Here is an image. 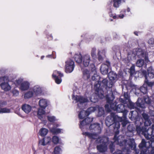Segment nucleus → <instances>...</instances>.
<instances>
[{
  "label": "nucleus",
  "instance_id": "60",
  "mask_svg": "<svg viewBox=\"0 0 154 154\" xmlns=\"http://www.w3.org/2000/svg\"><path fill=\"white\" fill-rule=\"evenodd\" d=\"M134 112V111L131 112V114H129V117L130 119H131L132 120H133L134 119V116L133 115V113Z\"/></svg>",
  "mask_w": 154,
  "mask_h": 154
},
{
  "label": "nucleus",
  "instance_id": "12",
  "mask_svg": "<svg viewBox=\"0 0 154 154\" xmlns=\"http://www.w3.org/2000/svg\"><path fill=\"white\" fill-rule=\"evenodd\" d=\"M93 120V118H90L88 117L85 118L83 121H81L79 125L80 128L82 129L83 127L86 125L89 124Z\"/></svg>",
  "mask_w": 154,
  "mask_h": 154
},
{
  "label": "nucleus",
  "instance_id": "29",
  "mask_svg": "<svg viewBox=\"0 0 154 154\" xmlns=\"http://www.w3.org/2000/svg\"><path fill=\"white\" fill-rule=\"evenodd\" d=\"M118 119H116L115 122L114 121L113 124L112 125L114 128V129H116L117 130L119 129L120 127V124L118 121Z\"/></svg>",
  "mask_w": 154,
  "mask_h": 154
},
{
  "label": "nucleus",
  "instance_id": "44",
  "mask_svg": "<svg viewBox=\"0 0 154 154\" xmlns=\"http://www.w3.org/2000/svg\"><path fill=\"white\" fill-rule=\"evenodd\" d=\"M145 153L144 154H154V148H148L145 150Z\"/></svg>",
  "mask_w": 154,
  "mask_h": 154
},
{
  "label": "nucleus",
  "instance_id": "52",
  "mask_svg": "<svg viewBox=\"0 0 154 154\" xmlns=\"http://www.w3.org/2000/svg\"><path fill=\"white\" fill-rule=\"evenodd\" d=\"M124 99L128 101H129L130 100V96L128 92H124Z\"/></svg>",
  "mask_w": 154,
  "mask_h": 154
},
{
  "label": "nucleus",
  "instance_id": "15",
  "mask_svg": "<svg viewBox=\"0 0 154 154\" xmlns=\"http://www.w3.org/2000/svg\"><path fill=\"white\" fill-rule=\"evenodd\" d=\"M142 116L143 119L144 120V125L147 126L150 125L151 124V122L150 119H149L148 115L143 112L142 114Z\"/></svg>",
  "mask_w": 154,
  "mask_h": 154
},
{
  "label": "nucleus",
  "instance_id": "61",
  "mask_svg": "<svg viewBox=\"0 0 154 154\" xmlns=\"http://www.w3.org/2000/svg\"><path fill=\"white\" fill-rule=\"evenodd\" d=\"M148 54L147 53H144V52L143 51L142 52V53L141 54V57H139V58H144L146 56V55H148Z\"/></svg>",
  "mask_w": 154,
  "mask_h": 154
},
{
  "label": "nucleus",
  "instance_id": "16",
  "mask_svg": "<svg viewBox=\"0 0 154 154\" xmlns=\"http://www.w3.org/2000/svg\"><path fill=\"white\" fill-rule=\"evenodd\" d=\"M30 84L27 81H24L20 84V89L23 91L27 90L29 87Z\"/></svg>",
  "mask_w": 154,
  "mask_h": 154
},
{
  "label": "nucleus",
  "instance_id": "26",
  "mask_svg": "<svg viewBox=\"0 0 154 154\" xmlns=\"http://www.w3.org/2000/svg\"><path fill=\"white\" fill-rule=\"evenodd\" d=\"M138 90L139 91L140 93H142L143 94H146L147 92V85L145 84H143L139 89H138Z\"/></svg>",
  "mask_w": 154,
  "mask_h": 154
},
{
  "label": "nucleus",
  "instance_id": "62",
  "mask_svg": "<svg viewBox=\"0 0 154 154\" xmlns=\"http://www.w3.org/2000/svg\"><path fill=\"white\" fill-rule=\"evenodd\" d=\"M126 100H125V99H123L122 98H120L119 99V101H120V102L121 103H123L124 104H125L126 103Z\"/></svg>",
  "mask_w": 154,
  "mask_h": 154
},
{
  "label": "nucleus",
  "instance_id": "14",
  "mask_svg": "<svg viewBox=\"0 0 154 154\" xmlns=\"http://www.w3.org/2000/svg\"><path fill=\"white\" fill-rule=\"evenodd\" d=\"M90 60V55L88 54H85L83 57L82 63L84 66L86 67L88 66Z\"/></svg>",
  "mask_w": 154,
  "mask_h": 154
},
{
  "label": "nucleus",
  "instance_id": "7",
  "mask_svg": "<svg viewBox=\"0 0 154 154\" xmlns=\"http://www.w3.org/2000/svg\"><path fill=\"white\" fill-rule=\"evenodd\" d=\"M140 125H136V131L137 133L138 134H141L143 135L145 137L147 140L150 139V137L147 134V130L146 128L142 126L143 123L140 122Z\"/></svg>",
  "mask_w": 154,
  "mask_h": 154
},
{
  "label": "nucleus",
  "instance_id": "42",
  "mask_svg": "<svg viewBox=\"0 0 154 154\" xmlns=\"http://www.w3.org/2000/svg\"><path fill=\"white\" fill-rule=\"evenodd\" d=\"M114 143L116 144V142H114H114H111L109 145V148L111 153H112L115 150Z\"/></svg>",
  "mask_w": 154,
  "mask_h": 154
},
{
  "label": "nucleus",
  "instance_id": "10",
  "mask_svg": "<svg viewBox=\"0 0 154 154\" xmlns=\"http://www.w3.org/2000/svg\"><path fill=\"white\" fill-rule=\"evenodd\" d=\"M89 128L91 132H94L97 134L101 133V129L100 124L99 123H94L91 124Z\"/></svg>",
  "mask_w": 154,
  "mask_h": 154
},
{
  "label": "nucleus",
  "instance_id": "22",
  "mask_svg": "<svg viewBox=\"0 0 154 154\" xmlns=\"http://www.w3.org/2000/svg\"><path fill=\"white\" fill-rule=\"evenodd\" d=\"M128 130L126 132V134L127 136L132 137L133 136L134 131L133 127L130 125H128L127 127Z\"/></svg>",
  "mask_w": 154,
  "mask_h": 154
},
{
  "label": "nucleus",
  "instance_id": "55",
  "mask_svg": "<svg viewBox=\"0 0 154 154\" xmlns=\"http://www.w3.org/2000/svg\"><path fill=\"white\" fill-rule=\"evenodd\" d=\"M104 114V111L103 109H99L98 110V116H101Z\"/></svg>",
  "mask_w": 154,
  "mask_h": 154
},
{
  "label": "nucleus",
  "instance_id": "32",
  "mask_svg": "<svg viewBox=\"0 0 154 154\" xmlns=\"http://www.w3.org/2000/svg\"><path fill=\"white\" fill-rule=\"evenodd\" d=\"M147 144H148V148H154V139L153 138L150 139L149 140L147 141Z\"/></svg>",
  "mask_w": 154,
  "mask_h": 154
},
{
  "label": "nucleus",
  "instance_id": "45",
  "mask_svg": "<svg viewBox=\"0 0 154 154\" xmlns=\"http://www.w3.org/2000/svg\"><path fill=\"white\" fill-rule=\"evenodd\" d=\"M144 84H145L146 85H147L149 87H152L154 85V82H149L147 78L145 79Z\"/></svg>",
  "mask_w": 154,
  "mask_h": 154
},
{
  "label": "nucleus",
  "instance_id": "17",
  "mask_svg": "<svg viewBox=\"0 0 154 154\" xmlns=\"http://www.w3.org/2000/svg\"><path fill=\"white\" fill-rule=\"evenodd\" d=\"M21 109L26 113L28 114L31 111L32 107L29 105L25 104L22 105Z\"/></svg>",
  "mask_w": 154,
  "mask_h": 154
},
{
  "label": "nucleus",
  "instance_id": "6",
  "mask_svg": "<svg viewBox=\"0 0 154 154\" xmlns=\"http://www.w3.org/2000/svg\"><path fill=\"white\" fill-rule=\"evenodd\" d=\"M115 98V96L113 94L112 89H111L110 93L106 95V99L107 103L109 104L110 109L116 111V109L117 103L116 101L113 103V101Z\"/></svg>",
  "mask_w": 154,
  "mask_h": 154
},
{
  "label": "nucleus",
  "instance_id": "56",
  "mask_svg": "<svg viewBox=\"0 0 154 154\" xmlns=\"http://www.w3.org/2000/svg\"><path fill=\"white\" fill-rule=\"evenodd\" d=\"M141 74L143 76H144L145 79L147 78V72L145 70H142Z\"/></svg>",
  "mask_w": 154,
  "mask_h": 154
},
{
  "label": "nucleus",
  "instance_id": "5",
  "mask_svg": "<svg viewBox=\"0 0 154 154\" xmlns=\"http://www.w3.org/2000/svg\"><path fill=\"white\" fill-rule=\"evenodd\" d=\"M109 141V138L106 136L103 137L100 139L99 142L101 144L97 146V149L99 152H104L107 150Z\"/></svg>",
  "mask_w": 154,
  "mask_h": 154
},
{
  "label": "nucleus",
  "instance_id": "20",
  "mask_svg": "<svg viewBox=\"0 0 154 154\" xmlns=\"http://www.w3.org/2000/svg\"><path fill=\"white\" fill-rule=\"evenodd\" d=\"M125 106L122 103L118 104L116 107V109L117 112H124L125 111Z\"/></svg>",
  "mask_w": 154,
  "mask_h": 154
},
{
  "label": "nucleus",
  "instance_id": "50",
  "mask_svg": "<svg viewBox=\"0 0 154 154\" xmlns=\"http://www.w3.org/2000/svg\"><path fill=\"white\" fill-rule=\"evenodd\" d=\"M53 78L54 79L55 82L58 84H60L62 82V79L60 77H53Z\"/></svg>",
  "mask_w": 154,
  "mask_h": 154
},
{
  "label": "nucleus",
  "instance_id": "47",
  "mask_svg": "<svg viewBox=\"0 0 154 154\" xmlns=\"http://www.w3.org/2000/svg\"><path fill=\"white\" fill-rule=\"evenodd\" d=\"M61 150V149L59 146H56L54 149V154H60V151Z\"/></svg>",
  "mask_w": 154,
  "mask_h": 154
},
{
  "label": "nucleus",
  "instance_id": "25",
  "mask_svg": "<svg viewBox=\"0 0 154 154\" xmlns=\"http://www.w3.org/2000/svg\"><path fill=\"white\" fill-rule=\"evenodd\" d=\"M87 114L86 111L82 110L80 112L79 114V118L80 119H82L89 116L87 115Z\"/></svg>",
  "mask_w": 154,
  "mask_h": 154
},
{
  "label": "nucleus",
  "instance_id": "3",
  "mask_svg": "<svg viewBox=\"0 0 154 154\" xmlns=\"http://www.w3.org/2000/svg\"><path fill=\"white\" fill-rule=\"evenodd\" d=\"M128 101L129 103L127 106L130 109H137V107L144 108L145 107L144 102L148 104L150 103V101L149 98L145 97H144L143 100L142 98H138L136 103H132L130 100Z\"/></svg>",
  "mask_w": 154,
  "mask_h": 154
},
{
  "label": "nucleus",
  "instance_id": "24",
  "mask_svg": "<svg viewBox=\"0 0 154 154\" xmlns=\"http://www.w3.org/2000/svg\"><path fill=\"white\" fill-rule=\"evenodd\" d=\"M84 134L91 139L95 140L97 138V134L96 133H91L88 132H85Z\"/></svg>",
  "mask_w": 154,
  "mask_h": 154
},
{
  "label": "nucleus",
  "instance_id": "63",
  "mask_svg": "<svg viewBox=\"0 0 154 154\" xmlns=\"http://www.w3.org/2000/svg\"><path fill=\"white\" fill-rule=\"evenodd\" d=\"M144 59L145 61L147 63H148L149 62V60L148 57V55H146L145 57H144Z\"/></svg>",
  "mask_w": 154,
  "mask_h": 154
},
{
  "label": "nucleus",
  "instance_id": "11",
  "mask_svg": "<svg viewBox=\"0 0 154 154\" xmlns=\"http://www.w3.org/2000/svg\"><path fill=\"white\" fill-rule=\"evenodd\" d=\"M110 66V63L109 62L106 60L105 63H103L102 64L100 68L101 73L104 75L107 74L108 69Z\"/></svg>",
  "mask_w": 154,
  "mask_h": 154
},
{
  "label": "nucleus",
  "instance_id": "36",
  "mask_svg": "<svg viewBox=\"0 0 154 154\" xmlns=\"http://www.w3.org/2000/svg\"><path fill=\"white\" fill-rule=\"evenodd\" d=\"M108 76L109 79V81L113 82H114V81L116 79V75L110 73H109Z\"/></svg>",
  "mask_w": 154,
  "mask_h": 154
},
{
  "label": "nucleus",
  "instance_id": "37",
  "mask_svg": "<svg viewBox=\"0 0 154 154\" xmlns=\"http://www.w3.org/2000/svg\"><path fill=\"white\" fill-rule=\"evenodd\" d=\"M33 91L36 95L41 94L42 92V91L40 88L35 87L33 89Z\"/></svg>",
  "mask_w": 154,
  "mask_h": 154
},
{
  "label": "nucleus",
  "instance_id": "40",
  "mask_svg": "<svg viewBox=\"0 0 154 154\" xmlns=\"http://www.w3.org/2000/svg\"><path fill=\"white\" fill-rule=\"evenodd\" d=\"M82 71L84 75L86 76L88 79L90 78V75L89 71L87 69L83 70L82 68Z\"/></svg>",
  "mask_w": 154,
  "mask_h": 154
},
{
  "label": "nucleus",
  "instance_id": "27",
  "mask_svg": "<svg viewBox=\"0 0 154 154\" xmlns=\"http://www.w3.org/2000/svg\"><path fill=\"white\" fill-rule=\"evenodd\" d=\"M154 133V125H152L151 127L149 128L147 130V134L150 137V138L152 137L153 133Z\"/></svg>",
  "mask_w": 154,
  "mask_h": 154
},
{
  "label": "nucleus",
  "instance_id": "30",
  "mask_svg": "<svg viewBox=\"0 0 154 154\" xmlns=\"http://www.w3.org/2000/svg\"><path fill=\"white\" fill-rule=\"evenodd\" d=\"M48 130L45 128H42L39 131L40 135L42 137L45 136L48 133Z\"/></svg>",
  "mask_w": 154,
  "mask_h": 154
},
{
  "label": "nucleus",
  "instance_id": "64",
  "mask_svg": "<svg viewBox=\"0 0 154 154\" xmlns=\"http://www.w3.org/2000/svg\"><path fill=\"white\" fill-rule=\"evenodd\" d=\"M127 123V121H123L122 122V127H125L126 126Z\"/></svg>",
  "mask_w": 154,
  "mask_h": 154
},
{
  "label": "nucleus",
  "instance_id": "1",
  "mask_svg": "<svg viewBox=\"0 0 154 154\" xmlns=\"http://www.w3.org/2000/svg\"><path fill=\"white\" fill-rule=\"evenodd\" d=\"M101 78L100 76L96 74H94L91 78V85H92L94 84V89L95 92L94 99L96 98L95 101H97L99 99H102L104 98V88L106 90L108 88H111L114 84L113 82L109 81L108 82L106 79H103L102 81L100 80Z\"/></svg>",
  "mask_w": 154,
  "mask_h": 154
},
{
  "label": "nucleus",
  "instance_id": "34",
  "mask_svg": "<svg viewBox=\"0 0 154 154\" xmlns=\"http://www.w3.org/2000/svg\"><path fill=\"white\" fill-rule=\"evenodd\" d=\"M33 95V93L32 91H28L24 95V98L25 99H28L31 98Z\"/></svg>",
  "mask_w": 154,
  "mask_h": 154
},
{
  "label": "nucleus",
  "instance_id": "39",
  "mask_svg": "<svg viewBox=\"0 0 154 154\" xmlns=\"http://www.w3.org/2000/svg\"><path fill=\"white\" fill-rule=\"evenodd\" d=\"M96 109L95 107H91L88 108L86 110L88 113L87 115H89L91 113L94 112Z\"/></svg>",
  "mask_w": 154,
  "mask_h": 154
},
{
  "label": "nucleus",
  "instance_id": "48",
  "mask_svg": "<svg viewBox=\"0 0 154 154\" xmlns=\"http://www.w3.org/2000/svg\"><path fill=\"white\" fill-rule=\"evenodd\" d=\"M96 49L95 48H93L91 50V56L93 59H94L96 57Z\"/></svg>",
  "mask_w": 154,
  "mask_h": 154
},
{
  "label": "nucleus",
  "instance_id": "23",
  "mask_svg": "<svg viewBox=\"0 0 154 154\" xmlns=\"http://www.w3.org/2000/svg\"><path fill=\"white\" fill-rule=\"evenodd\" d=\"M45 109L39 108L37 112V116L38 118L42 120H43V115L45 114Z\"/></svg>",
  "mask_w": 154,
  "mask_h": 154
},
{
  "label": "nucleus",
  "instance_id": "59",
  "mask_svg": "<svg viewBox=\"0 0 154 154\" xmlns=\"http://www.w3.org/2000/svg\"><path fill=\"white\" fill-rule=\"evenodd\" d=\"M7 102L6 101H0V107H2L3 105H6Z\"/></svg>",
  "mask_w": 154,
  "mask_h": 154
},
{
  "label": "nucleus",
  "instance_id": "31",
  "mask_svg": "<svg viewBox=\"0 0 154 154\" xmlns=\"http://www.w3.org/2000/svg\"><path fill=\"white\" fill-rule=\"evenodd\" d=\"M52 76L53 77H60L61 78L63 76V75L60 72L55 70L54 71Z\"/></svg>",
  "mask_w": 154,
  "mask_h": 154
},
{
  "label": "nucleus",
  "instance_id": "4",
  "mask_svg": "<svg viewBox=\"0 0 154 154\" xmlns=\"http://www.w3.org/2000/svg\"><path fill=\"white\" fill-rule=\"evenodd\" d=\"M138 147L139 149H138L136 148V146L133 149H132L130 148L132 150H134V152L135 154H144L145 153V150H147L148 149V144L147 142H146L145 139H142L141 142L139 144Z\"/></svg>",
  "mask_w": 154,
  "mask_h": 154
},
{
  "label": "nucleus",
  "instance_id": "41",
  "mask_svg": "<svg viewBox=\"0 0 154 154\" xmlns=\"http://www.w3.org/2000/svg\"><path fill=\"white\" fill-rule=\"evenodd\" d=\"M9 81V78L7 76H4L0 78V82H2L8 83Z\"/></svg>",
  "mask_w": 154,
  "mask_h": 154
},
{
  "label": "nucleus",
  "instance_id": "53",
  "mask_svg": "<svg viewBox=\"0 0 154 154\" xmlns=\"http://www.w3.org/2000/svg\"><path fill=\"white\" fill-rule=\"evenodd\" d=\"M2 113H9L10 112V110L6 108H1Z\"/></svg>",
  "mask_w": 154,
  "mask_h": 154
},
{
  "label": "nucleus",
  "instance_id": "28",
  "mask_svg": "<svg viewBox=\"0 0 154 154\" xmlns=\"http://www.w3.org/2000/svg\"><path fill=\"white\" fill-rule=\"evenodd\" d=\"M51 140V138L50 137H45L40 142H41V145L43 146H45L47 144L49 143Z\"/></svg>",
  "mask_w": 154,
  "mask_h": 154
},
{
  "label": "nucleus",
  "instance_id": "35",
  "mask_svg": "<svg viewBox=\"0 0 154 154\" xmlns=\"http://www.w3.org/2000/svg\"><path fill=\"white\" fill-rule=\"evenodd\" d=\"M100 53L103 54V55L105 54V51L103 50L101 52V51H99L97 54L98 56V59L99 61H102L103 60V58L100 54Z\"/></svg>",
  "mask_w": 154,
  "mask_h": 154
},
{
  "label": "nucleus",
  "instance_id": "2",
  "mask_svg": "<svg viewBox=\"0 0 154 154\" xmlns=\"http://www.w3.org/2000/svg\"><path fill=\"white\" fill-rule=\"evenodd\" d=\"M119 131H117L115 133L113 140L117 145L122 147L123 150L128 151L130 148L133 149L136 146L135 140L134 139L131 138L129 139L128 142L127 140L124 139V137L122 135L118 136Z\"/></svg>",
  "mask_w": 154,
  "mask_h": 154
},
{
  "label": "nucleus",
  "instance_id": "33",
  "mask_svg": "<svg viewBox=\"0 0 154 154\" xmlns=\"http://www.w3.org/2000/svg\"><path fill=\"white\" fill-rule=\"evenodd\" d=\"M150 69L149 68L148 69V75L150 78L152 79L154 78V70Z\"/></svg>",
  "mask_w": 154,
  "mask_h": 154
},
{
  "label": "nucleus",
  "instance_id": "54",
  "mask_svg": "<svg viewBox=\"0 0 154 154\" xmlns=\"http://www.w3.org/2000/svg\"><path fill=\"white\" fill-rule=\"evenodd\" d=\"M61 130L59 128L53 129L52 130V131L54 134H58L61 132Z\"/></svg>",
  "mask_w": 154,
  "mask_h": 154
},
{
  "label": "nucleus",
  "instance_id": "8",
  "mask_svg": "<svg viewBox=\"0 0 154 154\" xmlns=\"http://www.w3.org/2000/svg\"><path fill=\"white\" fill-rule=\"evenodd\" d=\"M119 117L117 115H116L113 112H112L110 115L107 116L105 119V122L106 124L108 127L111 126L114 123V121L116 119H119Z\"/></svg>",
  "mask_w": 154,
  "mask_h": 154
},
{
  "label": "nucleus",
  "instance_id": "46",
  "mask_svg": "<svg viewBox=\"0 0 154 154\" xmlns=\"http://www.w3.org/2000/svg\"><path fill=\"white\" fill-rule=\"evenodd\" d=\"M129 73L130 76H132L135 73V66H132L130 68Z\"/></svg>",
  "mask_w": 154,
  "mask_h": 154
},
{
  "label": "nucleus",
  "instance_id": "57",
  "mask_svg": "<svg viewBox=\"0 0 154 154\" xmlns=\"http://www.w3.org/2000/svg\"><path fill=\"white\" fill-rule=\"evenodd\" d=\"M105 109L107 110L108 111H110V105L109 103H107V104H106L105 105Z\"/></svg>",
  "mask_w": 154,
  "mask_h": 154
},
{
  "label": "nucleus",
  "instance_id": "21",
  "mask_svg": "<svg viewBox=\"0 0 154 154\" xmlns=\"http://www.w3.org/2000/svg\"><path fill=\"white\" fill-rule=\"evenodd\" d=\"M74 57L75 60L77 63H79L82 62L83 57L80 53L75 54Z\"/></svg>",
  "mask_w": 154,
  "mask_h": 154
},
{
  "label": "nucleus",
  "instance_id": "43",
  "mask_svg": "<svg viewBox=\"0 0 154 154\" xmlns=\"http://www.w3.org/2000/svg\"><path fill=\"white\" fill-rule=\"evenodd\" d=\"M59 137L56 136H53L52 138V141L55 144H57L59 142Z\"/></svg>",
  "mask_w": 154,
  "mask_h": 154
},
{
  "label": "nucleus",
  "instance_id": "58",
  "mask_svg": "<svg viewBox=\"0 0 154 154\" xmlns=\"http://www.w3.org/2000/svg\"><path fill=\"white\" fill-rule=\"evenodd\" d=\"M148 43L149 44H154V38H151L148 41Z\"/></svg>",
  "mask_w": 154,
  "mask_h": 154
},
{
  "label": "nucleus",
  "instance_id": "13",
  "mask_svg": "<svg viewBox=\"0 0 154 154\" xmlns=\"http://www.w3.org/2000/svg\"><path fill=\"white\" fill-rule=\"evenodd\" d=\"M72 99L76 101L77 102H79L80 103H83L87 102L88 101L87 99L85 98L82 96L77 95L75 96L73 94L72 95Z\"/></svg>",
  "mask_w": 154,
  "mask_h": 154
},
{
  "label": "nucleus",
  "instance_id": "49",
  "mask_svg": "<svg viewBox=\"0 0 154 154\" xmlns=\"http://www.w3.org/2000/svg\"><path fill=\"white\" fill-rule=\"evenodd\" d=\"M47 119L48 121L51 122H54L56 121L55 117L54 116H47Z\"/></svg>",
  "mask_w": 154,
  "mask_h": 154
},
{
  "label": "nucleus",
  "instance_id": "19",
  "mask_svg": "<svg viewBox=\"0 0 154 154\" xmlns=\"http://www.w3.org/2000/svg\"><path fill=\"white\" fill-rule=\"evenodd\" d=\"M0 86L2 89L5 91H8L11 89V87L8 83L2 82L0 84Z\"/></svg>",
  "mask_w": 154,
  "mask_h": 154
},
{
  "label": "nucleus",
  "instance_id": "51",
  "mask_svg": "<svg viewBox=\"0 0 154 154\" xmlns=\"http://www.w3.org/2000/svg\"><path fill=\"white\" fill-rule=\"evenodd\" d=\"M143 51L141 49H139L137 51H136V54L137 57H141V54Z\"/></svg>",
  "mask_w": 154,
  "mask_h": 154
},
{
  "label": "nucleus",
  "instance_id": "9",
  "mask_svg": "<svg viewBox=\"0 0 154 154\" xmlns=\"http://www.w3.org/2000/svg\"><path fill=\"white\" fill-rule=\"evenodd\" d=\"M65 71L66 73L71 72L74 70L75 67L74 62L71 59L67 60L66 62Z\"/></svg>",
  "mask_w": 154,
  "mask_h": 154
},
{
  "label": "nucleus",
  "instance_id": "38",
  "mask_svg": "<svg viewBox=\"0 0 154 154\" xmlns=\"http://www.w3.org/2000/svg\"><path fill=\"white\" fill-rule=\"evenodd\" d=\"M144 63V60L140 59L138 60L136 62V66L138 67H141Z\"/></svg>",
  "mask_w": 154,
  "mask_h": 154
},
{
  "label": "nucleus",
  "instance_id": "18",
  "mask_svg": "<svg viewBox=\"0 0 154 154\" xmlns=\"http://www.w3.org/2000/svg\"><path fill=\"white\" fill-rule=\"evenodd\" d=\"M38 104L41 108L45 109L48 105L47 101L45 99H41L39 100Z\"/></svg>",
  "mask_w": 154,
  "mask_h": 154
}]
</instances>
